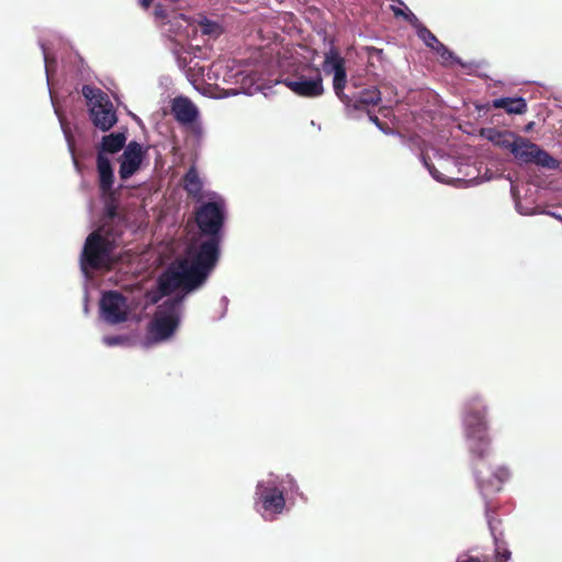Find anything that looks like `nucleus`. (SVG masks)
<instances>
[{"label":"nucleus","instance_id":"16","mask_svg":"<svg viewBox=\"0 0 562 562\" xmlns=\"http://www.w3.org/2000/svg\"><path fill=\"white\" fill-rule=\"evenodd\" d=\"M490 105L494 109H503L508 114H524L528 110L526 100L520 97L494 99Z\"/></svg>","mask_w":562,"mask_h":562},{"label":"nucleus","instance_id":"9","mask_svg":"<svg viewBox=\"0 0 562 562\" xmlns=\"http://www.w3.org/2000/svg\"><path fill=\"white\" fill-rule=\"evenodd\" d=\"M103 318L110 324H119L127 319L126 299L116 291L105 292L100 301Z\"/></svg>","mask_w":562,"mask_h":562},{"label":"nucleus","instance_id":"7","mask_svg":"<svg viewBox=\"0 0 562 562\" xmlns=\"http://www.w3.org/2000/svg\"><path fill=\"white\" fill-rule=\"evenodd\" d=\"M226 212L223 200L203 202L194 211V220L200 236L222 237Z\"/></svg>","mask_w":562,"mask_h":562},{"label":"nucleus","instance_id":"15","mask_svg":"<svg viewBox=\"0 0 562 562\" xmlns=\"http://www.w3.org/2000/svg\"><path fill=\"white\" fill-rule=\"evenodd\" d=\"M183 189L187 194L193 200L201 201L203 198V182L198 173L194 166L190 167L189 170L182 178Z\"/></svg>","mask_w":562,"mask_h":562},{"label":"nucleus","instance_id":"38","mask_svg":"<svg viewBox=\"0 0 562 562\" xmlns=\"http://www.w3.org/2000/svg\"><path fill=\"white\" fill-rule=\"evenodd\" d=\"M552 216L558 218V220H561V216L557 215L555 213H552Z\"/></svg>","mask_w":562,"mask_h":562},{"label":"nucleus","instance_id":"30","mask_svg":"<svg viewBox=\"0 0 562 562\" xmlns=\"http://www.w3.org/2000/svg\"><path fill=\"white\" fill-rule=\"evenodd\" d=\"M405 20L416 29V31L419 30V27H422L424 24L420 23V21L418 20V18L409 10H407V15L405 18Z\"/></svg>","mask_w":562,"mask_h":562},{"label":"nucleus","instance_id":"5","mask_svg":"<svg viewBox=\"0 0 562 562\" xmlns=\"http://www.w3.org/2000/svg\"><path fill=\"white\" fill-rule=\"evenodd\" d=\"M202 286L201 282L187 267V261L177 259L157 279L159 297L168 296L180 290V294H189Z\"/></svg>","mask_w":562,"mask_h":562},{"label":"nucleus","instance_id":"37","mask_svg":"<svg viewBox=\"0 0 562 562\" xmlns=\"http://www.w3.org/2000/svg\"><path fill=\"white\" fill-rule=\"evenodd\" d=\"M479 481L482 487H485L487 485V482H485L483 479H479Z\"/></svg>","mask_w":562,"mask_h":562},{"label":"nucleus","instance_id":"14","mask_svg":"<svg viewBox=\"0 0 562 562\" xmlns=\"http://www.w3.org/2000/svg\"><path fill=\"white\" fill-rule=\"evenodd\" d=\"M422 159L425 167L437 181L448 184H454L456 179L450 176L451 170L448 168V158L439 157L438 167L430 164L429 159L425 155H422Z\"/></svg>","mask_w":562,"mask_h":562},{"label":"nucleus","instance_id":"26","mask_svg":"<svg viewBox=\"0 0 562 562\" xmlns=\"http://www.w3.org/2000/svg\"><path fill=\"white\" fill-rule=\"evenodd\" d=\"M110 199L105 203V216L113 220L117 215V206L113 201V195H108Z\"/></svg>","mask_w":562,"mask_h":562},{"label":"nucleus","instance_id":"4","mask_svg":"<svg viewBox=\"0 0 562 562\" xmlns=\"http://www.w3.org/2000/svg\"><path fill=\"white\" fill-rule=\"evenodd\" d=\"M186 294H177L158 305L147 326V338L154 344L170 339L180 326Z\"/></svg>","mask_w":562,"mask_h":562},{"label":"nucleus","instance_id":"34","mask_svg":"<svg viewBox=\"0 0 562 562\" xmlns=\"http://www.w3.org/2000/svg\"><path fill=\"white\" fill-rule=\"evenodd\" d=\"M458 64H459V67H461V68H468V66L460 58L458 60ZM479 66H480L479 64L469 65L470 72L474 71V68L476 69V68H479Z\"/></svg>","mask_w":562,"mask_h":562},{"label":"nucleus","instance_id":"19","mask_svg":"<svg viewBox=\"0 0 562 562\" xmlns=\"http://www.w3.org/2000/svg\"><path fill=\"white\" fill-rule=\"evenodd\" d=\"M381 101V92L378 88L371 87L363 89L356 98L353 106L357 110H364L368 106H374Z\"/></svg>","mask_w":562,"mask_h":562},{"label":"nucleus","instance_id":"23","mask_svg":"<svg viewBox=\"0 0 562 562\" xmlns=\"http://www.w3.org/2000/svg\"><path fill=\"white\" fill-rule=\"evenodd\" d=\"M347 83V72L346 67L340 68L338 67L337 71L334 72V80H333V87L336 95L341 100L345 101L347 97L344 94V89Z\"/></svg>","mask_w":562,"mask_h":562},{"label":"nucleus","instance_id":"33","mask_svg":"<svg viewBox=\"0 0 562 562\" xmlns=\"http://www.w3.org/2000/svg\"><path fill=\"white\" fill-rule=\"evenodd\" d=\"M391 10H392L393 14H394L396 18L402 16V18H404V19H405V18H406V15H407V10L405 11V10H403V9L398 8V7L391 5Z\"/></svg>","mask_w":562,"mask_h":562},{"label":"nucleus","instance_id":"35","mask_svg":"<svg viewBox=\"0 0 562 562\" xmlns=\"http://www.w3.org/2000/svg\"><path fill=\"white\" fill-rule=\"evenodd\" d=\"M459 562H481V560L477 557H468L467 559Z\"/></svg>","mask_w":562,"mask_h":562},{"label":"nucleus","instance_id":"41","mask_svg":"<svg viewBox=\"0 0 562 562\" xmlns=\"http://www.w3.org/2000/svg\"><path fill=\"white\" fill-rule=\"evenodd\" d=\"M552 216L558 218V220H561V216L557 215L555 213H552Z\"/></svg>","mask_w":562,"mask_h":562},{"label":"nucleus","instance_id":"32","mask_svg":"<svg viewBox=\"0 0 562 562\" xmlns=\"http://www.w3.org/2000/svg\"><path fill=\"white\" fill-rule=\"evenodd\" d=\"M367 52L370 58L374 56L381 58L383 55V50L376 47H367Z\"/></svg>","mask_w":562,"mask_h":562},{"label":"nucleus","instance_id":"24","mask_svg":"<svg viewBox=\"0 0 562 562\" xmlns=\"http://www.w3.org/2000/svg\"><path fill=\"white\" fill-rule=\"evenodd\" d=\"M417 32L418 37L430 48L435 49L439 44L438 38L434 35V33L427 29L425 25L419 27Z\"/></svg>","mask_w":562,"mask_h":562},{"label":"nucleus","instance_id":"42","mask_svg":"<svg viewBox=\"0 0 562 562\" xmlns=\"http://www.w3.org/2000/svg\"><path fill=\"white\" fill-rule=\"evenodd\" d=\"M458 182H459V186H460L462 182L467 183V181H464V180H462V179H460V178L458 179Z\"/></svg>","mask_w":562,"mask_h":562},{"label":"nucleus","instance_id":"11","mask_svg":"<svg viewBox=\"0 0 562 562\" xmlns=\"http://www.w3.org/2000/svg\"><path fill=\"white\" fill-rule=\"evenodd\" d=\"M145 154L146 150L143 149L139 143L132 140L127 144L119 170L122 180L128 179L138 170Z\"/></svg>","mask_w":562,"mask_h":562},{"label":"nucleus","instance_id":"3","mask_svg":"<svg viewBox=\"0 0 562 562\" xmlns=\"http://www.w3.org/2000/svg\"><path fill=\"white\" fill-rule=\"evenodd\" d=\"M222 237L200 236L187 248V267L203 285L215 268L221 251Z\"/></svg>","mask_w":562,"mask_h":562},{"label":"nucleus","instance_id":"10","mask_svg":"<svg viewBox=\"0 0 562 562\" xmlns=\"http://www.w3.org/2000/svg\"><path fill=\"white\" fill-rule=\"evenodd\" d=\"M256 494L258 501L261 503L266 512L272 514H281L285 507V497L281 490L274 485H266L263 482H258L256 486Z\"/></svg>","mask_w":562,"mask_h":562},{"label":"nucleus","instance_id":"13","mask_svg":"<svg viewBox=\"0 0 562 562\" xmlns=\"http://www.w3.org/2000/svg\"><path fill=\"white\" fill-rule=\"evenodd\" d=\"M97 170L99 175V188L102 195H113L114 172L110 159L97 153Z\"/></svg>","mask_w":562,"mask_h":562},{"label":"nucleus","instance_id":"29","mask_svg":"<svg viewBox=\"0 0 562 562\" xmlns=\"http://www.w3.org/2000/svg\"><path fill=\"white\" fill-rule=\"evenodd\" d=\"M154 16L157 20L168 19V12H167V9L165 8V5H162L161 3H157L154 8Z\"/></svg>","mask_w":562,"mask_h":562},{"label":"nucleus","instance_id":"6","mask_svg":"<svg viewBox=\"0 0 562 562\" xmlns=\"http://www.w3.org/2000/svg\"><path fill=\"white\" fill-rule=\"evenodd\" d=\"M81 92L87 100L89 116L94 127L102 132L110 131L116 124L117 115L109 95L90 85H85Z\"/></svg>","mask_w":562,"mask_h":562},{"label":"nucleus","instance_id":"40","mask_svg":"<svg viewBox=\"0 0 562 562\" xmlns=\"http://www.w3.org/2000/svg\"><path fill=\"white\" fill-rule=\"evenodd\" d=\"M552 216L558 218V220H561V216L557 215L555 213H552Z\"/></svg>","mask_w":562,"mask_h":562},{"label":"nucleus","instance_id":"36","mask_svg":"<svg viewBox=\"0 0 562 562\" xmlns=\"http://www.w3.org/2000/svg\"><path fill=\"white\" fill-rule=\"evenodd\" d=\"M370 120L376 124L379 127H381V123H380V120L376 115H370Z\"/></svg>","mask_w":562,"mask_h":562},{"label":"nucleus","instance_id":"43","mask_svg":"<svg viewBox=\"0 0 562 562\" xmlns=\"http://www.w3.org/2000/svg\"><path fill=\"white\" fill-rule=\"evenodd\" d=\"M115 340H116L115 338H112L111 340H109V342L113 344V342H115Z\"/></svg>","mask_w":562,"mask_h":562},{"label":"nucleus","instance_id":"12","mask_svg":"<svg viewBox=\"0 0 562 562\" xmlns=\"http://www.w3.org/2000/svg\"><path fill=\"white\" fill-rule=\"evenodd\" d=\"M171 113L181 125H191L199 117V110L187 97H176L171 102Z\"/></svg>","mask_w":562,"mask_h":562},{"label":"nucleus","instance_id":"22","mask_svg":"<svg viewBox=\"0 0 562 562\" xmlns=\"http://www.w3.org/2000/svg\"><path fill=\"white\" fill-rule=\"evenodd\" d=\"M535 158L533 164L549 168V169H555L559 166V162L557 159H554L548 151L541 149L539 146L538 148H535Z\"/></svg>","mask_w":562,"mask_h":562},{"label":"nucleus","instance_id":"39","mask_svg":"<svg viewBox=\"0 0 562 562\" xmlns=\"http://www.w3.org/2000/svg\"><path fill=\"white\" fill-rule=\"evenodd\" d=\"M552 216L558 218V220H561V216L557 215L555 213H552Z\"/></svg>","mask_w":562,"mask_h":562},{"label":"nucleus","instance_id":"28","mask_svg":"<svg viewBox=\"0 0 562 562\" xmlns=\"http://www.w3.org/2000/svg\"><path fill=\"white\" fill-rule=\"evenodd\" d=\"M494 476L497 480V485L495 486V490L499 491L502 483L508 479L509 473L506 469H498Z\"/></svg>","mask_w":562,"mask_h":562},{"label":"nucleus","instance_id":"17","mask_svg":"<svg viewBox=\"0 0 562 562\" xmlns=\"http://www.w3.org/2000/svg\"><path fill=\"white\" fill-rule=\"evenodd\" d=\"M535 148H538L537 144L519 137L513 142L510 150L518 160L530 164L535 158Z\"/></svg>","mask_w":562,"mask_h":562},{"label":"nucleus","instance_id":"20","mask_svg":"<svg viewBox=\"0 0 562 562\" xmlns=\"http://www.w3.org/2000/svg\"><path fill=\"white\" fill-rule=\"evenodd\" d=\"M482 136H484L486 139L492 142L493 144L497 146H502L504 148H510L513 142L510 138L513 137V134L507 131H499L496 128H483L481 131Z\"/></svg>","mask_w":562,"mask_h":562},{"label":"nucleus","instance_id":"8","mask_svg":"<svg viewBox=\"0 0 562 562\" xmlns=\"http://www.w3.org/2000/svg\"><path fill=\"white\" fill-rule=\"evenodd\" d=\"M303 71L293 78L285 79V86L295 94L303 98H317L324 93L321 70L316 67H305Z\"/></svg>","mask_w":562,"mask_h":562},{"label":"nucleus","instance_id":"18","mask_svg":"<svg viewBox=\"0 0 562 562\" xmlns=\"http://www.w3.org/2000/svg\"><path fill=\"white\" fill-rule=\"evenodd\" d=\"M125 142L126 136L123 133H111L104 135L100 146L98 147V153H102V155L116 154L125 146Z\"/></svg>","mask_w":562,"mask_h":562},{"label":"nucleus","instance_id":"2","mask_svg":"<svg viewBox=\"0 0 562 562\" xmlns=\"http://www.w3.org/2000/svg\"><path fill=\"white\" fill-rule=\"evenodd\" d=\"M486 414V406L480 400H474L464 413L465 441L470 452L479 459H484L491 451Z\"/></svg>","mask_w":562,"mask_h":562},{"label":"nucleus","instance_id":"27","mask_svg":"<svg viewBox=\"0 0 562 562\" xmlns=\"http://www.w3.org/2000/svg\"><path fill=\"white\" fill-rule=\"evenodd\" d=\"M512 557V552L508 549L497 548L495 552L494 562H508Z\"/></svg>","mask_w":562,"mask_h":562},{"label":"nucleus","instance_id":"21","mask_svg":"<svg viewBox=\"0 0 562 562\" xmlns=\"http://www.w3.org/2000/svg\"><path fill=\"white\" fill-rule=\"evenodd\" d=\"M338 67L345 68V59L340 56L337 48L330 47V49L325 53L323 69L326 74H334L337 71Z\"/></svg>","mask_w":562,"mask_h":562},{"label":"nucleus","instance_id":"1","mask_svg":"<svg viewBox=\"0 0 562 562\" xmlns=\"http://www.w3.org/2000/svg\"><path fill=\"white\" fill-rule=\"evenodd\" d=\"M116 248V238L105 225L90 233L80 255L82 271L111 269Z\"/></svg>","mask_w":562,"mask_h":562},{"label":"nucleus","instance_id":"25","mask_svg":"<svg viewBox=\"0 0 562 562\" xmlns=\"http://www.w3.org/2000/svg\"><path fill=\"white\" fill-rule=\"evenodd\" d=\"M437 52V54L442 58L443 63H448L450 60L454 59L453 53L449 50L442 43L439 42V44L434 49Z\"/></svg>","mask_w":562,"mask_h":562},{"label":"nucleus","instance_id":"31","mask_svg":"<svg viewBox=\"0 0 562 562\" xmlns=\"http://www.w3.org/2000/svg\"><path fill=\"white\" fill-rule=\"evenodd\" d=\"M217 27L218 25L216 23H212L209 21L205 24H202V31L204 34H210Z\"/></svg>","mask_w":562,"mask_h":562}]
</instances>
